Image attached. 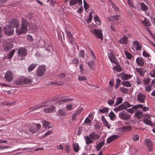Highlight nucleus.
I'll return each mask as SVG.
<instances>
[{"label":"nucleus","instance_id":"cd10ccee","mask_svg":"<svg viewBox=\"0 0 155 155\" xmlns=\"http://www.w3.org/2000/svg\"><path fill=\"white\" fill-rule=\"evenodd\" d=\"M73 147L74 151L76 152H78L80 149L79 147L78 143H75L73 144Z\"/></svg>","mask_w":155,"mask_h":155},{"label":"nucleus","instance_id":"052dcab7","mask_svg":"<svg viewBox=\"0 0 155 155\" xmlns=\"http://www.w3.org/2000/svg\"><path fill=\"white\" fill-rule=\"evenodd\" d=\"M84 52L83 50H82L80 51V52H79L80 57H81L82 58H84Z\"/></svg>","mask_w":155,"mask_h":155},{"label":"nucleus","instance_id":"338daca9","mask_svg":"<svg viewBox=\"0 0 155 155\" xmlns=\"http://www.w3.org/2000/svg\"><path fill=\"white\" fill-rule=\"evenodd\" d=\"M83 110V108H79L78 110L77 111L75 112V113L77 115H79L81 113V112Z\"/></svg>","mask_w":155,"mask_h":155},{"label":"nucleus","instance_id":"13d9d810","mask_svg":"<svg viewBox=\"0 0 155 155\" xmlns=\"http://www.w3.org/2000/svg\"><path fill=\"white\" fill-rule=\"evenodd\" d=\"M120 89L122 92L126 93L127 92V89L124 88V87H121L120 88Z\"/></svg>","mask_w":155,"mask_h":155},{"label":"nucleus","instance_id":"bb28decb","mask_svg":"<svg viewBox=\"0 0 155 155\" xmlns=\"http://www.w3.org/2000/svg\"><path fill=\"white\" fill-rule=\"evenodd\" d=\"M116 138V135H114L111 137H109L107 141V143H110V142L113 141V140H115Z\"/></svg>","mask_w":155,"mask_h":155},{"label":"nucleus","instance_id":"774afa93","mask_svg":"<svg viewBox=\"0 0 155 155\" xmlns=\"http://www.w3.org/2000/svg\"><path fill=\"white\" fill-rule=\"evenodd\" d=\"M65 149L67 153H69L70 151V146L68 145H66L65 147Z\"/></svg>","mask_w":155,"mask_h":155},{"label":"nucleus","instance_id":"412c9836","mask_svg":"<svg viewBox=\"0 0 155 155\" xmlns=\"http://www.w3.org/2000/svg\"><path fill=\"white\" fill-rule=\"evenodd\" d=\"M37 64L32 63L28 68V71L29 72H31L34 70L38 66Z\"/></svg>","mask_w":155,"mask_h":155},{"label":"nucleus","instance_id":"4468645a","mask_svg":"<svg viewBox=\"0 0 155 155\" xmlns=\"http://www.w3.org/2000/svg\"><path fill=\"white\" fill-rule=\"evenodd\" d=\"M145 143L148 147V150L150 151H152V143L150 140L147 139L145 140Z\"/></svg>","mask_w":155,"mask_h":155},{"label":"nucleus","instance_id":"a211bd4d","mask_svg":"<svg viewBox=\"0 0 155 155\" xmlns=\"http://www.w3.org/2000/svg\"><path fill=\"white\" fill-rule=\"evenodd\" d=\"M136 61L137 64L140 66H142L144 64L143 59L142 58H137L136 59Z\"/></svg>","mask_w":155,"mask_h":155},{"label":"nucleus","instance_id":"ddd939ff","mask_svg":"<svg viewBox=\"0 0 155 155\" xmlns=\"http://www.w3.org/2000/svg\"><path fill=\"white\" fill-rule=\"evenodd\" d=\"M55 109V107L52 105L49 107L46 108L44 110V112L46 113H52Z\"/></svg>","mask_w":155,"mask_h":155},{"label":"nucleus","instance_id":"6e6d98bb","mask_svg":"<svg viewBox=\"0 0 155 155\" xmlns=\"http://www.w3.org/2000/svg\"><path fill=\"white\" fill-rule=\"evenodd\" d=\"M122 69L123 68L117 63V71L120 72Z\"/></svg>","mask_w":155,"mask_h":155},{"label":"nucleus","instance_id":"423d86ee","mask_svg":"<svg viewBox=\"0 0 155 155\" xmlns=\"http://www.w3.org/2000/svg\"><path fill=\"white\" fill-rule=\"evenodd\" d=\"M119 117L120 119L125 120H129L131 118L130 115L124 111H123L119 113Z\"/></svg>","mask_w":155,"mask_h":155},{"label":"nucleus","instance_id":"c03bdc74","mask_svg":"<svg viewBox=\"0 0 155 155\" xmlns=\"http://www.w3.org/2000/svg\"><path fill=\"white\" fill-rule=\"evenodd\" d=\"M122 129L124 131L131 130V128L130 126H124L122 127Z\"/></svg>","mask_w":155,"mask_h":155},{"label":"nucleus","instance_id":"0eeeda50","mask_svg":"<svg viewBox=\"0 0 155 155\" xmlns=\"http://www.w3.org/2000/svg\"><path fill=\"white\" fill-rule=\"evenodd\" d=\"M92 33L97 38H101V40H102L103 35L101 30L99 29H94L92 31Z\"/></svg>","mask_w":155,"mask_h":155},{"label":"nucleus","instance_id":"f3484780","mask_svg":"<svg viewBox=\"0 0 155 155\" xmlns=\"http://www.w3.org/2000/svg\"><path fill=\"white\" fill-rule=\"evenodd\" d=\"M58 115L60 116H64L66 115L67 113L64 108H60L58 111Z\"/></svg>","mask_w":155,"mask_h":155},{"label":"nucleus","instance_id":"ea45409f","mask_svg":"<svg viewBox=\"0 0 155 155\" xmlns=\"http://www.w3.org/2000/svg\"><path fill=\"white\" fill-rule=\"evenodd\" d=\"M23 80L24 84H29L31 83V80L29 78H24Z\"/></svg>","mask_w":155,"mask_h":155},{"label":"nucleus","instance_id":"8fccbe9b","mask_svg":"<svg viewBox=\"0 0 155 155\" xmlns=\"http://www.w3.org/2000/svg\"><path fill=\"white\" fill-rule=\"evenodd\" d=\"M124 105L125 106V110H127L126 108H127L130 107L132 106V105L130 104H129L127 102H125L123 103Z\"/></svg>","mask_w":155,"mask_h":155},{"label":"nucleus","instance_id":"0e129e2a","mask_svg":"<svg viewBox=\"0 0 155 155\" xmlns=\"http://www.w3.org/2000/svg\"><path fill=\"white\" fill-rule=\"evenodd\" d=\"M51 133L52 131L51 130H48L44 134V135H43V137H45L51 134Z\"/></svg>","mask_w":155,"mask_h":155},{"label":"nucleus","instance_id":"09e8293b","mask_svg":"<svg viewBox=\"0 0 155 155\" xmlns=\"http://www.w3.org/2000/svg\"><path fill=\"white\" fill-rule=\"evenodd\" d=\"M139 105H142V107L141 108H142V110L144 112H146L149 110V108L148 107H143V105L142 104H140Z\"/></svg>","mask_w":155,"mask_h":155},{"label":"nucleus","instance_id":"49530a36","mask_svg":"<svg viewBox=\"0 0 155 155\" xmlns=\"http://www.w3.org/2000/svg\"><path fill=\"white\" fill-rule=\"evenodd\" d=\"M150 81V78H144L143 82L145 85L148 84Z\"/></svg>","mask_w":155,"mask_h":155},{"label":"nucleus","instance_id":"680f3d73","mask_svg":"<svg viewBox=\"0 0 155 155\" xmlns=\"http://www.w3.org/2000/svg\"><path fill=\"white\" fill-rule=\"evenodd\" d=\"M150 74L151 77L155 78V69L151 71Z\"/></svg>","mask_w":155,"mask_h":155},{"label":"nucleus","instance_id":"3c124183","mask_svg":"<svg viewBox=\"0 0 155 155\" xmlns=\"http://www.w3.org/2000/svg\"><path fill=\"white\" fill-rule=\"evenodd\" d=\"M77 3V0H70L69 2V5L71 6L75 5Z\"/></svg>","mask_w":155,"mask_h":155},{"label":"nucleus","instance_id":"20e7f679","mask_svg":"<svg viewBox=\"0 0 155 155\" xmlns=\"http://www.w3.org/2000/svg\"><path fill=\"white\" fill-rule=\"evenodd\" d=\"M142 48V45L137 40L134 41L132 45V49L134 51H140Z\"/></svg>","mask_w":155,"mask_h":155},{"label":"nucleus","instance_id":"2eb2a0df","mask_svg":"<svg viewBox=\"0 0 155 155\" xmlns=\"http://www.w3.org/2000/svg\"><path fill=\"white\" fill-rule=\"evenodd\" d=\"M101 119L103 122L104 125L107 127L108 129H110L111 127V125L107 121L104 115L101 116Z\"/></svg>","mask_w":155,"mask_h":155},{"label":"nucleus","instance_id":"6e6552de","mask_svg":"<svg viewBox=\"0 0 155 155\" xmlns=\"http://www.w3.org/2000/svg\"><path fill=\"white\" fill-rule=\"evenodd\" d=\"M27 54V50L25 48L21 47L18 50V54L21 57H25Z\"/></svg>","mask_w":155,"mask_h":155},{"label":"nucleus","instance_id":"5701e85b","mask_svg":"<svg viewBox=\"0 0 155 155\" xmlns=\"http://www.w3.org/2000/svg\"><path fill=\"white\" fill-rule=\"evenodd\" d=\"M14 75L12 72L11 71H7L4 78H14Z\"/></svg>","mask_w":155,"mask_h":155},{"label":"nucleus","instance_id":"5fc2aeb1","mask_svg":"<svg viewBox=\"0 0 155 155\" xmlns=\"http://www.w3.org/2000/svg\"><path fill=\"white\" fill-rule=\"evenodd\" d=\"M123 99L121 97H118L117 98V105L122 103Z\"/></svg>","mask_w":155,"mask_h":155},{"label":"nucleus","instance_id":"9b49d317","mask_svg":"<svg viewBox=\"0 0 155 155\" xmlns=\"http://www.w3.org/2000/svg\"><path fill=\"white\" fill-rule=\"evenodd\" d=\"M141 107L142 105H134L131 108L127 109L126 110L128 112L132 114L134 111H136L137 109H139V108H141Z\"/></svg>","mask_w":155,"mask_h":155},{"label":"nucleus","instance_id":"4c0bfd02","mask_svg":"<svg viewBox=\"0 0 155 155\" xmlns=\"http://www.w3.org/2000/svg\"><path fill=\"white\" fill-rule=\"evenodd\" d=\"M116 97L115 96H114L112 97V99H110L109 100L107 101V103L108 104L110 105H111L112 104H114V99H115Z\"/></svg>","mask_w":155,"mask_h":155},{"label":"nucleus","instance_id":"473e14b6","mask_svg":"<svg viewBox=\"0 0 155 155\" xmlns=\"http://www.w3.org/2000/svg\"><path fill=\"white\" fill-rule=\"evenodd\" d=\"M125 110V107L123 103L117 107V111L121 110Z\"/></svg>","mask_w":155,"mask_h":155},{"label":"nucleus","instance_id":"f03ea898","mask_svg":"<svg viewBox=\"0 0 155 155\" xmlns=\"http://www.w3.org/2000/svg\"><path fill=\"white\" fill-rule=\"evenodd\" d=\"M84 137L86 140V143L87 145L92 143L93 140H98L100 137V135L93 132L90 134L88 136H85Z\"/></svg>","mask_w":155,"mask_h":155},{"label":"nucleus","instance_id":"6ab92c4d","mask_svg":"<svg viewBox=\"0 0 155 155\" xmlns=\"http://www.w3.org/2000/svg\"><path fill=\"white\" fill-rule=\"evenodd\" d=\"M128 39L127 37L125 36L119 40V42L120 44H126L127 43Z\"/></svg>","mask_w":155,"mask_h":155},{"label":"nucleus","instance_id":"f8f14e48","mask_svg":"<svg viewBox=\"0 0 155 155\" xmlns=\"http://www.w3.org/2000/svg\"><path fill=\"white\" fill-rule=\"evenodd\" d=\"M43 127L45 129H49L51 127L52 124L46 120H43L42 122Z\"/></svg>","mask_w":155,"mask_h":155},{"label":"nucleus","instance_id":"a18cd8bd","mask_svg":"<svg viewBox=\"0 0 155 155\" xmlns=\"http://www.w3.org/2000/svg\"><path fill=\"white\" fill-rule=\"evenodd\" d=\"M139 136L138 135L135 134L132 136V139L134 141H137L139 140Z\"/></svg>","mask_w":155,"mask_h":155},{"label":"nucleus","instance_id":"c756f323","mask_svg":"<svg viewBox=\"0 0 155 155\" xmlns=\"http://www.w3.org/2000/svg\"><path fill=\"white\" fill-rule=\"evenodd\" d=\"M141 6L142 10L144 11H146L148 10V8L143 2L141 4Z\"/></svg>","mask_w":155,"mask_h":155},{"label":"nucleus","instance_id":"79ce46f5","mask_svg":"<svg viewBox=\"0 0 155 155\" xmlns=\"http://www.w3.org/2000/svg\"><path fill=\"white\" fill-rule=\"evenodd\" d=\"M125 53L127 58L128 59H130L132 57V55L130 53L125 51Z\"/></svg>","mask_w":155,"mask_h":155},{"label":"nucleus","instance_id":"39448f33","mask_svg":"<svg viewBox=\"0 0 155 155\" xmlns=\"http://www.w3.org/2000/svg\"><path fill=\"white\" fill-rule=\"evenodd\" d=\"M46 69L44 65L39 66L37 69L36 74L38 77H41L45 74Z\"/></svg>","mask_w":155,"mask_h":155},{"label":"nucleus","instance_id":"dca6fc26","mask_svg":"<svg viewBox=\"0 0 155 155\" xmlns=\"http://www.w3.org/2000/svg\"><path fill=\"white\" fill-rule=\"evenodd\" d=\"M108 57L112 63L116 64V57L114 56L112 53L108 54Z\"/></svg>","mask_w":155,"mask_h":155},{"label":"nucleus","instance_id":"c85d7f7f","mask_svg":"<svg viewBox=\"0 0 155 155\" xmlns=\"http://www.w3.org/2000/svg\"><path fill=\"white\" fill-rule=\"evenodd\" d=\"M73 100V99L72 98H66L61 100L59 102L60 104H62L68 101H71Z\"/></svg>","mask_w":155,"mask_h":155},{"label":"nucleus","instance_id":"a19ab883","mask_svg":"<svg viewBox=\"0 0 155 155\" xmlns=\"http://www.w3.org/2000/svg\"><path fill=\"white\" fill-rule=\"evenodd\" d=\"M122 84L127 87H130L131 86L129 82L124 81L122 82Z\"/></svg>","mask_w":155,"mask_h":155},{"label":"nucleus","instance_id":"69168bd1","mask_svg":"<svg viewBox=\"0 0 155 155\" xmlns=\"http://www.w3.org/2000/svg\"><path fill=\"white\" fill-rule=\"evenodd\" d=\"M36 127V129L37 131H38L41 128V126L40 124H35V127Z\"/></svg>","mask_w":155,"mask_h":155},{"label":"nucleus","instance_id":"603ef678","mask_svg":"<svg viewBox=\"0 0 155 155\" xmlns=\"http://www.w3.org/2000/svg\"><path fill=\"white\" fill-rule=\"evenodd\" d=\"M72 105L71 104L68 105L66 106V109L68 110H71L73 109Z\"/></svg>","mask_w":155,"mask_h":155},{"label":"nucleus","instance_id":"b1692460","mask_svg":"<svg viewBox=\"0 0 155 155\" xmlns=\"http://www.w3.org/2000/svg\"><path fill=\"white\" fill-rule=\"evenodd\" d=\"M15 50L14 49L12 50L11 52H10L7 55L6 57H5L4 58V59L7 58L9 59H11L12 58V57L13 56L15 52Z\"/></svg>","mask_w":155,"mask_h":155},{"label":"nucleus","instance_id":"aec40b11","mask_svg":"<svg viewBox=\"0 0 155 155\" xmlns=\"http://www.w3.org/2000/svg\"><path fill=\"white\" fill-rule=\"evenodd\" d=\"M137 71L141 77L144 76V74L145 72V70L143 68H137Z\"/></svg>","mask_w":155,"mask_h":155},{"label":"nucleus","instance_id":"4be33fe9","mask_svg":"<svg viewBox=\"0 0 155 155\" xmlns=\"http://www.w3.org/2000/svg\"><path fill=\"white\" fill-rule=\"evenodd\" d=\"M143 115V112L137 111L135 114L134 116L138 119H139L142 118Z\"/></svg>","mask_w":155,"mask_h":155},{"label":"nucleus","instance_id":"9d476101","mask_svg":"<svg viewBox=\"0 0 155 155\" xmlns=\"http://www.w3.org/2000/svg\"><path fill=\"white\" fill-rule=\"evenodd\" d=\"M146 97V95L145 94L140 93L137 96V100L140 103H144L145 101Z\"/></svg>","mask_w":155,"mask_h":155},{"label":"nucleus","instance_id":"a878e982","mask_svg":"<svg viewBox=\"0 0 155 155\" xmlns=\"http://www.w3.org/2000/svg\"><path fill=\"white\" fill-rule=\"evenodd\" d=\"M30 130L31 132L33 133H36L38 131L35 127V124H33L31 126L30 128Z\"/></svg>","mask_w":155,"mask_h":155},{"label":"nucleus","instance_id":"393cba45","mask_svg":"<svg viewBox=\"0 0 155 155\" xmlns=\"http://www.w3.org/2000/svg\"><path fill=\"white\" fill-rule=\"evenodd\" d=\"M67 34L69 42L71 44L73 45L72 42L73 41V36L71 33L69 31L67 32Z\"/></svg>","mask_w":155,"mask_h":155},{"label":"nucleus","instance_id":"72a5a7b5","mask_svg":"<svg viewBox=\"0 0 155 155\" xmlns=\"http://www.w3.org/2000/svg\"><path fill=\"white\" fill-rule=\"evenodd\" d=\"M108 116L112 120H114L115 119V115L112 111H111L109 114Z\"/></svg>","mask_w":155,"mask_h":155},{"label":"nucleus","instance_id":"bf43d9fd","mask_svg":"<svg viewBox=\"0 0 155 155\" xmlns=\"http://www.w3.org/2000/svg\"><path fill=\"white\" fill-rule=\"evenodd\" d=\"M151 86L150 85H148L145 87V89L147 91L149 92L151 90Z\"/></svg>","mask_w":155,"mask_h":155},{"label":"nucleus","instance_id":"e433bc0d","mask_svg":"<svg viewBox=\"0 0 155 155\" xmlns=\"http://www.w3.org/2000/svg\"><path fill=\"white\" fill-rule=\"evenodd\" d=\"M16 83L18 85H23L24 84L23 80H22L21 78L18 79L16 81Z\"/></svg>","mask_w":155,"mask_h":155},{"label":"nucleus","instance_id":"864d4df0","mask_svg":"<svg viewBox=\"0 0 155 155\" xmlns=\"http://www.w3.org/2000/svg\"><path fill=\"white\" fill-rule=\"evenodd\" d=\"M143 56L145 57H150V54L146 51H144L143 52Z\"/></svg>","mask_w":155,"mask_h":155},{"label":"nucleus","instance_id":"f257e3e1","mask_svg":"<svg viewBox=\"0 0 155 155\" xmlns=\"http://www.w3.org/2000/svg\"><path fill=\"white\" fill-rule=\"evenodd\" d=\"M22 23L21 26L19 25L17 28L16 32L18 35H22L25 34L28 30L27 27L29 25V23L27 20L23 18H22Z\"/></svg>","mask_w":155,"mask_h":155},{"label":"nucleus","instance_id":"de8ad7c7","mask_svg":"<svg viewBox=\"0 0 155 155\" xmlns=\"http://www.w3.org/2000/svg\"><path fill=\"white\" fill-rule=\"evenodd\" d=\"M92 19V15L91 12H90L88 19L87 20L88 24H89Z\"/></svg>","mask_w":155,"mask_h":155},{"label":"nucleus","instance_id":"f704fd0d","mask_svg":"<svg viewBox=\"0 0 155 155\" xmlns=\"http://www.w3.org/2000/svg\"><path fill=\"white\" fill-rule=\"evenodd\" d=\"M104 143V142H101L99 143L97 145L96 147L97 150L98 151H99L100 149L103 146Z\"/></svg>","mask_w":155,"mask_h":155},{"label":"nucleus","instance_id":"7c9ffc66","mask_svg":"<svg viewBox=\"0 0 155 155\" xmlns=\"http://www.w3.org/2000/svg\"><path fill=\"white\" fill-rule=\"evenodd\" d=\"M144 123L147 125H150L151 126L153 125V124L151 121L147 119H144L143 121Z\"/></svg>","mask_w":155,"mask_h":155},{"label":"nucleus","instance_id":"2f4dec72","mask_svg":"<svg viewBox=\"0 0 155 155\" xmlns=\"http://www.w3.org/2000/svg\"><path fill=\"white\" fill-rule=\"evenodd\" d=\"M109 111V108L107 107H105L103 109H99V111L100 113L103 114H107Z\"/></svg>","mask_w":155,"mask_h":155},{"label":"nucleus","instance_id":"7ed1b4c3","mask_svg":"<svg viewBox=\"0 0 155 155\" xmlns=\"http://www.w3.org/2000/svg\"><path fill=\"white\" fill-rule=\"evenodd\" d=\"M3 30L5 34L9 36L12 35L14 31V28L8 25H6L3 28Z\"/></svg>","mask_w":155,"mask_h":155},{"label":"nucleus","instance_id":"4d7b16f0","mask_svg":"<svg viewBox=\"0 0 155 155\" xmlns=\"http://www.w3.org/2000/svg\"><path fill=\"white\" fill-rule=\"evenodd\" d=\"M84 122L86 124H90L91 123V120L87 117L86 118Z\"/></svg>","mask_w":155,"mask_h":155},{"label":"nucleus","instance_id":"58836bf2","mask_svg":"<svg viewBox=\"0 0 155 155\" xmlns=\"http://www.w3.org/2000/svg\"><path fill=\"white\" fill-rule=\"evenodd\" d=\"M34 17L33 14L32 13L29 12L26 15V17L28 19H32Z\"/></svg>","mask_w":155,"mask_h":155},{"label":"nucleus","instance_id":"1a4fd4ad","mask_svg":"<svg viewBox=\"0 0 155 155\" xmlns=\"http://www.w3.org/2000/svg\"><path fill=\"white\" fill-rule=\"evenodd\" d=\"M9 24L12 28H17L19 25V21L16 19H12L9 21Z\"/></svg>","mask_w":155,"mask_h":155},{"label":"nucleus","instance_id":"e2e57ef3","mask_svg":"<svg viewBox=\"0 0 155 155\" xmlns=\"http://www.w3.org/2000/svg\"><path fill=\"white\" fill-rule=\"evenodd\" d=\"M72 62L73 64H77L79 62V60L77 58L74 59L72 60Z\"/></svg>","mask_w":155,"mask_h":155},{"label":"nucleus","instance_id":"c9c22d12","mask_svg":"<svg viewBox=\"0 0 155 155\" xmlns=\"http://www.w3.org/2000/svg\"><path fill=\"white\" fill-rule=\"evenodd\" d=\"M94 19L95 22H97L98 23H97L98 25H100L101 22L100 21V19L98 16L97 15H94Z\"/></svg>","mask_w":155,"mask_h":155},{"label":"nucleus","instance_id":"37998d69","mask_svg":"<svg viewBox=\"0 0 155 155\" xmlns=\"http://www.w3.org/2000/svg\"><path fill=\"white\" fill-rule=\"evenodd\" d=\"M88 64L91 69H93L94 68L93 65L94 64V60L91 61L88 63Z\"/></svg>","mask_w":155,"mask_h":155}]
</instances>
